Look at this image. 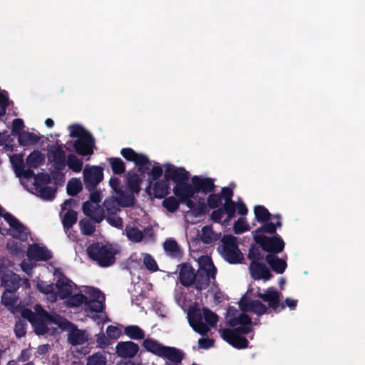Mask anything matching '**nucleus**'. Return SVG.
<instances>
[{"mask_svg": "<svg viewBox=\"0 0 365 365\" xmlns=\"http://www.w3.org/2000/svg\"><path fill=\"white\" fill-rule=\"evenodd\" d=\"M163 248L173 257H180L182 252L177 242L173 239H168L163 243Z\"/></svg>", "mask_w": 365, "mask_h": 365, "instance_id": "f704fd0d", "label": "nucleus"}, {"mask_svg": "<svg viewBox=\"0 0 365 365\" xmlns=\"http://www.w3.org/2000/svg\"><path fill=\"white\" fill-rule=\"evenodd\" d=\"M142 346L147 351L160 357L165 346L162 344L159 343L157 340L151 338L145 339Z\"/></svg>", "mask_w": 365, "mask_h": 365, "instance_id": "bb28decb", "label": "nucleus"}, {"mask_svg": "<svg viewBox=\"0 0 365 365\" xmlns=\"http://www.w3.org/2000/svg\"><path fill=\"white\" fill-rule=\"evenodd\" d=\"M38 290L45 294H51L53 296V299H56V293L54 292L55 284L53 283H48L46 281L39 280L37 282Z\"/></svg>", "mask_w": 365, "mask_h": 365, "instance_id": "864d4df0", "label": "nucleus"}, {"mask_svg": "<svg viewBox=\"0 0 365 365\" xmlns=\"http://www.w3.org/2000/svg\"><path fill=\"white\" fill-rule=\"evenodd\" d=\"M178 267H180L178 275L180 283L185 287L193 285L196 279V272L192 266L186 262L179 264Z\"/></svg>", "mask_w": 365, "mask_h": 365, "instance_id": "f3484780", "label": "nucleus"}, {"mask_svg": "<svg viewBox=\"0 0 365 365\" xmlns=\"http://www.w3.org/2000/svg\"><path fill=\"white\" fill-rule=\"evenodd\" d=\"M248 305L250 312L258 316H262L268 312L267 307L259 300H252L248 302Z\"/></svg>", "mask_w": 365, "mask_h": 365, "instance_id": "8fccbe9b", "label": "nucleus"}, {"mask_svg": "<svg viewBox=\"0 0 365 365\" xmlns=\"http://www.w3.org/2000/svg\"><path fill=\"white\" fill-rule=\"evenodd\" d=\"M27 323L24 319H19L14 327V333L17 338H21L26 334Z\"/></svg>", "mask_w": 365, "mask_h": 365, "instance_id": "774afa93", "label": "nucleus"}, {"mask_svg": "<svg viewBox=\"0 0 365 365\" xmlns=\"http://www.w3.org/2000/svg\"><path fill=\"white\" fill-rule=\"evenodd\" d=\"M36 191L41 198L46 200H52L56 196V188L46 185L43 187H37Z\"/></svg>", "mask_w": 365, "mask_h": 365, "instance_id": "ea45409f", "label": "nucleus"}, {"mask_svg": "<svg viewBox=\"0 0 365 365\" xmlns=\"http://www.w3.org/2000/svg\"><path fill=\"white\" fill-rule=\"evenodd\" d=\"M105 219L112 227L118 229H122L123 227V220L117 214L106 215Z\"/></svg>", "mask_w": 365, "mask_h": 365, "instance_id": "69168bd1", "label": "nucleus"}, {"mask_svg": "<svg viewBox=\"0 0 365 365\" xmlns=\"http://www.w3.org/2000/svg\"><path fill=\"white\" fill-rule=\"evenodd\" d=\"M36 307H39L40 316L46 320L48 324H53L58 326L61 330H68L73 324L66 318L56 313H48L47 311L41 308L40 305H36Z\"/></svg>", "mask_w": 365, "mask_h": 365, "instance_id": "dca6fc26", "label": "nucleus"}, {"mask_svg": "<svg viewBox=\"0 0 365 365\" xmlns=\"http://www.w3.org/2000/svg\"><path fill=\"white\" fill-rule=\"evenodd\" d=\"M19 280L20 278L16 274L12 272L5 273L1 277V285L9 292H16L19 288Z\"/></svg>", "mask_w": 365, "mask_h": 365, "instance_id": "5701e85b", "label": "nucleus"}, {"mask_svg": "<svg viewBox=\"0 0 365 365\" xmlns=\"http://www.w3.org/2000/svg\"><path fill=\"white\" fill-rule=\"evenodd\" d=\"M122 156L128 161L133 162L137 161L138 163H143L144 158L141 157L143 153H138L130 148H124L120 150Z\"/></svg>", "mask_w": 365, "mask_h": 365, "instance_id": "c9c22d12", "label": "nucleus"}, {"mask_svg": "<svg viewBox=\"0 0 365 365\" xmlns=\"http://www.w3.org/2000/svg\"><path fill=\"white\" fill-rule=\"evenodd\" d=\"M127 181L130 191L137 194L140 192L141 180L138 174L128 173Z\"/></svg>", "mask_w": 365, "mask_h": 365, "instance_id": "a19ab883", "label": "nucleus"}, {"mask_svg": "<svg viewBox=\"0 0 365 365\" xmlns=\"http://www.w3.org/2000/svg\"><path fill=\"white\" fill-rule=\"evenodd\" d=\"M26 255L31 260L43 262L48 261L53 257L51 252L46 247L36 243L29 245Z\"/></svg>", "mask_w": 365, "mask_h": 365, "instance_id": "f8f14e48", "label": "nucleus"}, {"mask_svg": "<svg viewBox=\"0 0 365 365\" xmlns=\"http://www.w3.org/2000/svg\"><path fill=\"white\" fill-rule=\"evenodd\" d=\"M45 161V156L38 150L31 152L26 159V164L30 168H37Z\"/></svg>", "mask_w": 365, "mask_h": 365, "instance_id": "c756f323", "label": "nucleus"}, {"mask_svg": "<svg viewBox=\"0 0 365 365\" xmlns=\"http://www.w3.org/2000/svg\"><path fill=\"white\" fill-rule=\"evenodd\" d=\"M82 210L85 215L96 223L101 222L106 217L105 210L99 204L93 205L89 201H86L83 203Z\"/></svg>", "mask_w": 365, "mask_h": 365, "instance_id": "4468645a", "label": "nucleus"}, {"mask_svg": "<svg viewBox=\"0 0 365 365\" xmlns=\"http://www.w3.org/2000/svg\"><path fill=\"white\" fill-rule=\"evenodd\" d=\"M190 187L195 194L202 192L206 195L213 192L215 189L212 178H202L197 175L192 178V184H190Z\"/></svg>", "mask_w": 365, "mask_h": 365, "instance_id": "9b49d317", "label": "nucleus"}, {"mask_svg": "<svg viewBox=\"0 0 365 365\" xmlns=\"http://www.w3.org/2000/svg\"><path fill=\"white\" fill-rule=\"evenodd\" d=\"M117 197L119 205L123 207H130L134 205L135 197L132 194H126L123 190L117 191Z\"/></svg>", "mask_w": 365, "mask_h": 365, "instance_id": "49530a36", "label": "nucleus"}, {"mask_svg": "<svg viewBox=\"0 0 365 365\" xmlns=\"http://www.w3.org/2000/svg\"><path fill=\"white\" fill-rule=\"evenodd\" d=\"M219 195L222 196V200H225L223 205H225V210L230 212L232 210H236V202L232 200L234 192L232 188L223 187Z\"/></svg>", "mask_w": 365, "mask_h": 365, "instance_id": "cd10ccee", "label": "nucleus"}, {"mask_svg": "<svg viewBox=\"0 0 365 365\" xmlns=\"http://www.w3.org/2000/svg\"><path fill=\"white\" fill-rule=\"evenodd\" d=\"M104 303L100 299H87L86 302V310L91 312H101L104 309Z\"/></svg>", "mask_w": 365, "mask_h": 365, "instance_id": "603ef678", "label": "nucleus"}, {"mask_svg": "<svg viewBox=\"0 0 365 365\" xmlns=\"http://www.w3.org/2000/svg\"><path fill=\"white\" fill-rule=\"evenodd\" d=\"M95 140L92 135H86L77 139L73 146L75 152L81 156H89L93 153Z\"/></svg>", "mask_w": 365, "mask_h": 365, "instance_id": "ddd939ff", "label": "nucleus"}, {"mask_svg": "<svg viewBox=\"0 0 365 365\" xmlns=\"http://www.w3.org/2000/svg\"><path fill=\"white\" fill-rule=\"evenodd\" d=\"M164 177L166 180H170L176 184L173 187L174 193L176 188L183 187L186 185H190L187 182L190 178V173L183 167H176L173 165L168 164Z\"/></svg>", "mask_w": 365, "mask_h": 365, "instance_id": "423d86ee", "label": "nucleus"}, {"mask_svg": "<svg viewBox=\"0 0 365 365\" xmlns=\"http://www.w3.org/2000/svg\"><path fill=\"white\" fill-rule=\"evenodd\" d=\"M180 200L173 196H170L168 197H164V200L162 202V205L170 212H176L180 206Z\"/></svg>", "mask_w": 365, "mask_h": 365, "instance_id": "de8ad7c7", "label": "nucleus"}, {"mask_svg": "<svg viewBox=\"0 0 365 365\" xmlns=\"http://www.w3.org/2000/svg\"><path fill=\"white\" fill-rule=\"evenodd\" d=\"M68 340L71 345L75 346L84 344L87 339L84 331L75 328L68 334Z\"/></svg>", "mask_w": 365, "mask_h": 365, "instance_id": "473e14b6", "label": "nucleus"}, {"mask_svg": "<svg viewBox=\"0 0 365 365\" xmlns=\"http://www.w3.org/2000/svg\"><path fill=\"white\" fill-rule=\"evenodd\" d=\"M221 237V233H215L211 225H206L202 229L200 239L205 244H211L217 241Z\"/></svg>", "mask_w": 365, "mask_h": 365, "instance_id": "7c9ffc66", "label": "nucleus"}, {"mask_svg": "<svg viewBox=\"0 0 365 365\" xmlns=\"http://www.w3.org/2000/svg\"><path fill=\"white\" fill-rule=\"evenodd\" d=\"M48 154L51 157L53 165L56 173H52L53 178L56 180L58 172L63 171L66 166V157L61 145H51L48 149Z\"/></svg>", "mask_w": 365, "mask_h": 365, "instance_id": "9d476101", "label": "nucleus"}, {"mask_svg": "<svg viewBox=\"0 0 365 365\" xmlns=\"http://www.w3.org/2000/svg\"><path fill=\"white\" fill-rule=\"evenodd\" d=\"M39 140V136L29 131H23L18 137V142L21 146L35 145L37 144Z\"/></svg>", "mask_w": 365, "mask_h": 365, "instance_id": "2f4dec72", "label": "nucleus"}, {"mask_svg": "<svg viewBox=\"0 0 365 365\" xmlns=\"http://www.w3.org/2000/svg\"><path fill=\"white\" fill-rule=\"evenodd\" d=\"M255 219L258 222H265L272 217V214L263 205H256L254 207Z\"/></svg>", "mask_w": 365, "mask_h": 365, "instance_id": "e433bc0d", "label": "nucleus"}, {"mask_svg": "<svg viewBox=\"0 0 365 365\" xmlns=\"http://www.w3.org/2000/svg\"><path fill=\"white\" fill-rule=\"evenodd\" d=\"M73 286L76 285L63 273H60L55 287L61 299H65L70 297Z\"/></svg>", "mask_w": 365, "mask_h": 365, "instance_id": "aec40b11", "label": "nucleus"}, {"mask_svg": "<svg viewBox=\"0 0 365 365\" xmlns=\"http://www.w3.org/2000/svg\"><path fill=\"white\" fill-rule=\"evenodd\" d=\"M265 261L269 265L272 270L277 274L284 273L287 267L286 261L278 257L277 255H267Z\"/></svg>", "mask_w": 365, "mask_h": 365, "instance_id": "4be33fe9", "label": "nucleus"}, {"mask_svg": "<svg viewBox=\"0 0 365 365\" xmlns=\"http://www.w3.org/2000/svg\"><path fill=\"white\" fill-rule=\"evenodd\" d=\"M249 270L250 276L254 280L263 279L266 282L273 277L269 267L262 262H250Z\"/></svg>", "mask_w": 365, "mask_h": 365, "instance_id": "2eb2a0df", "label": "nucleus"}, {"mask_svg": "<svg viewBox=\"0 0 365 365\" xmlns=\"http://www.w3.org/2000/svg\"><path fill=\"white\" fill-rule=\"evenodd\" d=\"M11 165L14 168L16 176H19L18 173L21 172L24 168V158L21 154L13 155L10 158Z\"/></svg>", "mask_w": 365, "mask_h": 365, "instance_id": "6e6d98bb", "label": "nucleus"}, {"mask_svg": "<svg viewBox=\"0 0 365 365\" xmlns=\"http://www.w3.org/2000/svg\"><path fill=\"white\" fill-rule=\"evenodd\" d=\"M170 185L165 178L164 180H159L156 181L153 187V196L158 199L164 198L169 194Z\"/></svg>", "mask_w": 365, "mask_h": 365, "instance_id": "a878e982", "label": "nucleus"}, {"mask_svg": "<svg viewBox=\"0 0 365 365\" xmlns=\"http://www.w3.org/2000/svg\"><path fill=\"white\" fill-rule=\"evenodd\" d=\"M4 219L9 223L11 229L10 235L21 242L27 241L29 233L26 226L9 212H5Z\"/></svg>", "mask_w": 365, "mask_h": 365, "instance_id": "1a4fd4ad", "label": "nucleus"}, {"mask_svg": "<svg viewBox=\"0 0 365 365\" xmlns=\"http://www.w3.org/2000/svg\"><path fill=\"white\" fill-rule=\"evenodd\" d=\"M221 336L225 341L236 349H243L248 346L249 341L247 338L235 334V331L230 329H224Z\"/></svg>", "mask_w": 365, "mask_h": 365, "instance_id": "a211bd4d", "label": "nucleus"}, {"mask_svg": "<svg viewBox=\"0 0 365 365\" xmlns=\"http://www.w3.org/2000/svg\"><path fill=\"white\" fill-rule=\"evenodd\" d=\"M16 292L5 289L1 296V304L6 307H13L17 302Z\"/></svg>", "mask_w": 365, "mask_h": 365, "instance_id": "3c124183", "label": "nucleus"}, {"mask_svg": "<svg viewBox=\"0 0 365 365\" xmlns=\"http://www.w3.org/2000/svg\"><path fill=\"white\" fill-rule=\"evenodd\" d=\"M83 161L74 154H68L66 158V165L74 173H80L83 168Z\"/></svg>", "mask_w": 365, "mask_h": 365, "instance_id": "58836bf2", "label": "nucleus"}, {"mask_svg": "<svg viewBox=\"0 0 365 365\" xmlns=\"http://www.w3.org/2000/svg\"><path fill=\"white\" fill-rule=\"evenodd\" d=\"M196 279L195 280V288L198 291L206 289L212 280V283H215V277L217 274V268L214 265L211 259L206 257V263L196 272Z\"/></svg>", "mask_w": 365, "mask_h": 365, "instance_id": "7ed1b4c3", "label": "nucleus"}, {"mask_svg": "<svg viewBox=\"0 0 365 365\" xmlns=\"http://www.w3.org/2000/svg\"><path fill=\"white\" fill-rule=\"evenodd\" d=\"M139 351V346L131 341H120L115 346L117 355L123 359H132Z\"/></svg>", "mask_w": 365, "mask_h": 365, "instance_id": "6ab92c4d", "label": "nucleus"}, {"mask_svg": "<svg viewBox=\"0 0 365 365\" xmlns=\"http://www.w3.org/2000/svg\"><path fill=\"white\" fill-rule=\"evenodd\" d=\"M160 357L166 359L171 362L178 364L183 359L184 354L175 347L165 346Z\"/></svg>", "mask_w": 365, "mask_h": 365, "instance_id": "b1692460", "label": "nucleus"}, {"mask_svg": "<svg viewBox=\"0 0 365 365\" xmlns=\"http://www.w3.org/2000/svg\"><path fill=\"white\" fill-rule=\"evenodd\" d=\"M86 252L92 260L102 267H108L115 262L116 251L110 246L101 242H93L86 248Z\"/></svg>", "mask_w": 365, "mask_h": 365, "instance_id": "f03ea898", "label": "nucleus"}, {"mask_svg": "<svg viewBox=\"0 0 365 365\" xmlns=\"http://www.w3.org/2000/svg\"><path fill=\"white\" fill-rule=\"evenodd\" d=\"M255 242L259 245L262 250L267 255H278L281 253L285 246L282 238L277 234L268 237L261 234H254Z\"/></svg>", "mask_w": 365, "mask_h": 365, "instance_id": "39448f33", "label": "nucleus"}, {"mask_svg": "<svg viewBox=\"0 0 365 365\" xmlns=\"http://www.w3.org/2000/svg\"><path fill=\"white\" fill-rule=\"evenodd\" d=\"M257 296L262 301L268 303V307L278 313L285 309V305L280 302L282 293L274 287L267 288L264 293L258 292Z\"/></svg>", "mask_w": 365, "mask_h": 365, "instance_id": "6e6552de", "label": "nucleus"}, {"mask_svg": "<svg viewBox=\"0 0 365 365\" xmlns=\"http://www.w3.org/2000/svg\"><path fill=\"white\" fill-rule=\"evenodd\" d=\"M228 324L230 327H235L237 325L251 326L252 324L250 317L245 314L241 313L238 317H234L229 319Z\"/></svg>", "mask_w": 365, "mask_h": 365, "instance_id": "4c0bfd02", "label": "nucleus"}, {"mask_svg": "<svg viewBox=\"0 0 365 365\" xmlns=\"http://www.w3.org/2000/svg\"><path fill=\"white\" fill-rule=\"evenodd\" d=\"M236 210H232V211H227L225 209V205L221 207L217 208L212 212L210 215V219L217 223L222 222V218L224 214L227 215V218L225 220V222H228L232 218L235 217Z\"/></svg>", "mask_w": 365, "mask_h": 365, "instance_id": "c85d7f7f", "label": "nucleus"}, {"mask_svg": "<svg viewBox=\"0 0 365 365\" xmlns=\"http://www.w3.org/2000/svg\"><path fill=\"white\" fill-rule=\"evenodd\" d=\"M273 217L277 220L275 223L268 221L263 222L264 224L255 231V234L267 233L275 235L277 234V228L281 227L282 223L280 215H275Z\"/></svg>", "mask_w": 365, "mask_h": 365, "instance_id": "393cba45", "label": "nucleus"}, {"mask_svg": "<svg viewBox=\"0 0 365 365\" xmlns=\"http://www.w3.org/2000/svg\"><path fill=\"white\" fill-rule=\"evenodd\" d=\"M174 194L180 200V203L185 204L188 208L193 210L195 203L192 198L194 197L195 194L191 190L190 185H186L183 187L176 188Z\"/></svg>", "mask_w": 365, "mask_h": 365, "instance_id": "412c9836", "label": "nucleus"}, {"mask_svg": "<svg viewBox=\"0 0 365 365\" xmlns=\"http://www.w3.org/2000/svg\"><path fill=\"white\" fill-rule=\"evenodd\" d=\"M207 204L210 209L219 208L222 205V196L217 193H211L207 197Z\"/></svg>", "mask_w": 365, "mask_h": 365, "instance_id": "0e129e2a", "label": "nucleus"}, {"mask_svg": "<svg viewBox=\"0 0 365 365\" xmlns=\"http://www.w3.org/2000/svg\"><path fill=\"white\" fill-rule=\"evenodd\" d=\"M83 175L86 189L88 191H93L103 180V169L100 166L87 165L83 170Z\"/></svg>", "mask_w": 365, "mask_h": 365, "instance_id": "0eeeda50", "label": "nucleus"}, {"mask_svg": "<svg viewBox=\"0 0 365 365\" xmlns=\"http://www.w3.org/2000/svg\"><path fill=\"white\" fill-rule=\"evenodd\" d=\"M248 230H250V226L245 218L240 217L235 222L233 231L235 234H242Z\"/></svg>", "mask_w": 365, "mask_h": 365, "instance_id": "e2e57ef3", "label": "nucleus"}, {"mask_svg": "<svg viewBox=\"0 0 365 365\" xmlns=\"http://www.w3.org/2000/svg\"><path fill=\"white\" fill-rule=\"evenodd\" d=\"M247 258L250 262H259L265 260V257L262 255L259 247L256 245H251L247 254Z\"/></svg>", "mask_w": 365, "mask_h": 365, "instance_id": "13d9d810", "label": "nucleus"}, {"mask_svg": "<svg viewBox=\"0 0 365 365\" xmlns=\"http://www.w3.org/2000/svg\"><path fill=\"white\" fill-rule=\"evenodd\" d=\"M46 323V320L39 315V317L31 324L34 331L37 335H44L48 333V328Z\"/></svg>", "mask_w": 365, "mask_h": 365, "instance_id": "09e8293b", "label": "nucleus"}, {"mask_svg": "<svg viewBox=\"0 0 365 365\" xmlns=\"http://www.w3.org/2000/svg\"><path fill=\"white\" fill-rule=\"evenodd\" d=\"M202 314L201 310L197 307H192L187 313V318L190 327L193 330L201 334L205 335L210 330L206 324L203 322V317L207 324L215 327L218 322V316L207 307L202 308Z\"/></svg>", "mask_w": 365, "mask_h": 365, "instance_id": "f257e3e1", "label": "nucleus"}, {"mask_svg": "<svg viewBox=\"0 0 365 365\" xmlns=\"http://www.w3.org/2000/svg\"><path fill=\"white\" fill-rule=\"evenodd\" d=\"M222 242L221 255L223 258L230 264L241 263L244 257L238 247L237 238L232 235H225L222 239Z\"/></svg>", "mask_w": 365, "mask_h": 365, "instance_id": "20e7f679", "label": "nucleus"}, {"mask_svg": "<svg viewBox=\"0 0 365 365\" xmlns=\"http://www.w3.org/2000/svg\"><path fill=\"white\" fill-rule=\"evenodd\" d=\"M126 235L129 240L135 242H140L143 239V233L138 227H126Z\"/></svg>", "mask_w": 365, "mask_h": 365, "instance_id": "bf43d9fd", "label": "nucleus"}, {"mask_svg": "<svg viewBox=\"0 0 365 365\" xmlns=\"http://www.w3.org/2000/svg\"><path fill=\"white\" fill-rule=\"evenodd\" d=\"M70 129V136L71 138H78V139H81V138L85 137L86 135H91L88 131L85 130L80 125H72L69 127Z\"/></svg>", "mask_w": 365, "mask_h": 365, "instance_id": "052dcab7", "label": "nucleus"}, {"mask_svg": "<svg viewBox=\"0 0 365 365\" xmlns=\"http://www.w3.org/2000/svg\"><path fill=\"white\" fill-rule=\"evenodd\" d=\"M124 334L133 340H142L145 338V331L137 325H129L124 328Z\"/></svg>", "mask_w": 365, "mask_h": 365, "instance_id": "72a5a7b5", "label": "nucleus"}, {"mask_svg": "<svg viewBox=\"0 0 365 365\" xmlns=\"http://www.w3.org/2000/svg\"><path fill=\"white\" fill-rule=\"evenodd\" d=\"M51 178L47 173H40L35 175L34 178V186L35 190L37 187L46 186V185L50 182Z\"/></svg>", "mask_w": 365, "mask_h": 365, "instance_id": "338daca9", "label": "nucleus"}, {"mask_svg": "<svg viewBox=\"0 0 365 365\" xmlns=\"http://www.w3.org/2000/svg\"><path fill=\"white\" fill-rule=\"evenodd\" d=\"M108 162L113 172L115 175H122L125 172V165L124 162L120 158H110Z\"/></svg>", "mask_w": 365, "mask_h": 365, "instance_id": "a18cd8bd", "label": "nucleus"}, {"mask_svg": "<svg viewBox=\"0 0 365 365\" xmlns=\"http://www.w3.org/2000/svg\"><path fill=\"white\" fill-rule=\"evenodd\" d=\"M119 203L117 200L113 198L106 199L103 203V207L106 212V215L117 214L120 211Z\"/></svg>", "mask_w": 365, "mask_h": 365, "instance_id": "c03bdc74", "label": "nucleus"}, {"mask_svg": "<svg viewBox=\"0 0 365 365\" xmlns=\"http://www.w3.org/2000/svg\"><path fill=\"white\" fill-rule=\"evenodd\" d=\"M77 212L69 209L64 215L62 219V223L64 229L68 230L73 227L77 222Z\"/></svg>", "mask_w": 365, "mask_h": 365, "instance_id": "79ce46f5", "label": "nucleus"}, {"mask_svg": "<svg viewBox=\"0 0 365 365\" xmlns=\"http://www.w3.org/2000/svg\"><path fill=\"white\" fill-rule=\"evenodd\" d=\"M106 354L98 351L88 357L86 365H106Z\"/></svg>", "mask_w": 365, "mask_h": 365, "instance_id": "5fc2aeb1", "label": "nucleus"}, {"mask_svg": "<svg viewBox=\"0 0 365 365\" xmlns=\"http://www.w3.org/2000/svg\"><path fill=\"white\" fill-rule=\"evenodd\" d=\"M82 189V183L78 178H72L67 183L66 190L68 195L70 196L77 195Z\"/></svg>", "mask_w": 365, "mask_h": 365, "instance_id": "37998d69", "label": "nucleus"}, {"mask_svg": "<svg viewBox=\"0 0 365 365\" xmlns=\"http://www.w3.org/2000/svg\"><path fill=\"white\" fill-rule=\"evenodd\" d=\"M87 297L81 294H76L74 295H70V297H68V304L70 307H77L82 304L83 303L86 302Z\"/></svg>", "mask_w": 365, "mask_h": 365, "instance_id": "680f3d73", "label": "nucleus"}, {"mask_svg": "<svg viewBox=\"0 0 365 365\" xmlns=\"http://www.w3.org/2000/svg\"><path fill=\"white\" fill-rule=\"evenodd\" d=\"M79 226L83 235L90 236L96 230V226L88 219H82L79 222Z\"/></svg>", "mask_w": 365, "mask_h": 365, "instance_id": "4d7b16f0", "label": "nucleus"}]
</instances>
